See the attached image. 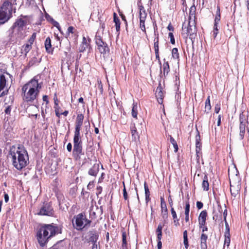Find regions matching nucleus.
Segmentation results:
<instances>
[{"label":"nucleus","instance_id":"3","mask_svg":"<svg viewBox=\"0 0 249 249\" xmlns=\"http://www.w3.org/2000/svg\"><path fill=\"white\" fill-rule=\"evenodd\" d=\"M8 155L11 159L13 166L18 170H21L28 164V154L26 148L22 144L11 146Z\"/></svg>","mask_w":249,"mask_h":249},{"label":"nucleus","instance_id":"56","mask_svg":"<svg viewBox=\"0 0 249 249\" xmlns=\"http://www.w3.org/2000/svg\"><path fill=\"white\" fill-rule=\"evenodd\" d=\"M203 204L201 201H197L196 202V207L198 209H201L203 208Z\"/></svg>","mask_w":249,"mask_h":249},{"label":"nucleus","instance_id":"40","mask_svg":"<svg viewBox=\"0 0 249 249\" xmlns=\"http://www.w3.org/2000/svg\"><path fill=\"white\" fill-rule=\"evenodd\" d=\"M221 18L220 15V7L219 5L217 6V10L216 12V16L214 19V22L219 23Z\"/></svg>","mask_w":249,"mask_h":249},{"label":"nucleus","instance_id":"52","mask_svg":"<svg viewBox=\"0 0 249 249\" xmlns=\"http://www.w3.org/2000/svg\"><path fill=\"white\" fill-rule=\"evenodd\" d=\"M200 141H201L200 135L199 131H198V130H197V134L196 136V142H200Z\"/></svg>","mask_w":249,"mask_h":249},{"label":"nucleus","instance_id":"18","mask_svg":"<svg viewBox=\"0 0 249 249\" xmlns=\"http://www.w3.org/2000/svg\"><path fill=\"white\" fill-rule=\"evenodd\" d=\"M160 66L161 73H163V76L165 78L168 75L170 71V68L169 62L166 61L165 59H163V63L161 66Z\"/></svg>","mask_w":249,"mask_h":249},{"label":"nucleus","instance_id":"61","mask_svg":"<svg viewBox=\"0 0 249 249\" xmlns=\"http://www.w3.org/2000/svg\"><path fill=\"white\" fill-rule=\"evenodd\" d=\"M11 108L10 106H8L4 110V112L7 114H9L11 112Z\"/></svg>","mask_w":249,"mask_h":249},{"label":"nucleus","instance_id":"37","mask_svg":"<svg viewBox=\"0 0 249 249\" xmlns=\"http://www.w3.org/2000/svg\"><path fill=\"white\" fill-rule=\"evenodd\" d=\"M32 48V46L31 45V44L26 43V44L23 45L22 46L21 53H23L25 55H26L27 53L31 50Z\"/></svg>","mask_w":249,"mask_h":249},{"label":"nucleus","instance_id":"49","mask_svg":"<svg viewBox=\"0 0 249 249\" xmlns=\"http://www.w3.org/2000/svg\"><path fill=\"white\" fill-rule=\"evenodd\" d=\"M233 188H234L233 187H232L231 185L230 191H231V195L234 196V197H235L239 194V190H234Z\"/></svg>","mask_w":249,"mask_h":249},{"label":"nucleus","instance_id":"45","mask_svg":"<svg viewBox=\"0 0 249 249\" xmlns=\"http://www.w3.org/2000/svg\"><path fill=\"white\" fill-rule=\"evenodd\" d=\"M199 224V228L201 230V234H206L205 233V231H208V227L206 225V223H204V224Z\"/></svg>","mask_w":249,"mask_h":249},{"label":"nucleus","instance_id":"59","mask_svg":"<svg viewBox=\"0 0 249 249\" xmlns=\"http://www.w3.org/2000/svg\"><path fill=\"white\" fill-rule=\"evenodd\" d=\"M168 202L171 208L173 207V201L171 198V196L170 195L168 197Z\"/></svg>","mask_w":249,"mask_h":249},{"label":"nucleus","instance_id":"46","mask_svg":"<svg viewBox=\"0 0 249 249\" xmlns=\"http://www.w3.org/2000/svg\"><path fill=\"white\" fill-rule=\"evenodd\" d=\"M123 186H124V189H123V196H124V200H128V194H127V193L126 192V188H125L124 182H123Z\"/></svg>","mask_w":249,"mask_h":249},{"label":"nucleus","instance_id":"17","mask_svg":"<svg viewBox=\"0 0 249 249\" xmlns=\"http://www.w3.org/2000/svg\"><path fill=\"white\" fill-rule=\"evenodd\" d=\"M154 49L155 52L156 58L158 60L159 64L161 65L159 53V35L158 33L157 34V36L154 39Z\"/></svg>","mask_w":249,"mask_h":249},{"label":"nucleus","instance_id":"16","mask_svg":"<svg viewBox=\"0 0 249 249\" xmlns=\"http://www.w3.org/2000/svg\"><path fill=\"white\" fill-rule=\"evenodd\" d=\"M161 214L163 220H167L168 217V210L163 197H160Z\"/></svg>","mask_w":249,"mask_h":249},{"label":"nucleus","instance_id":"47","mask_svg":"<svg viewBox=\"0 0 249 249\" xmlns=\"http://www.w3.org/2000/svg\"><path fill=\"white\" fill-rule=\"evenodd\" d=\"M105 23L101 21L100 23V27L98 30V31H99L100 34H103V32L105 29Z\"/></svg>","mask_w":249,"mask_h":249},{"label":"nucleus","instance_id":"23","mask_svg":"<svg viewBox=\"0 0 249 249\" xmlns=\"http://www.w3.org/2000/svg\"><path fill=\"white\" fill-rule=\"evenodd\" d=\"M44 45L46 52L48 53L53 54V48L52 47L51 39L49 37L46 38Z\"/></svg>","mask_w":249,"mask_h":249},{"label":"nucleus","instance_id":"22","mask_svg":"<svg viewBox=\"0 0 249 249\" xmlns=\"http://www.w3.org/2000/svg\"><path fill=\"white\" fill-rule=\"evenodd\" d=\"M167 223V220H163L162 223H160L156 229V232L157 233V239H161L162 238V230L163 227L165 226L166 224Z\"/></svg>","mask_w":249,"mask_h":249},{"label":"nucleus","instance_id":"58","mask_svg":"<svg viewBox=\"0 0 249 249\" xmlns=\"http://www.w3.org/2000/svg\"><path fill=\"white\" fill-rule=\"evenodd\" d=\"M105 174L104 173H102L101 174L100 177L99 178L98 182H103V180L105 178Z\"/></svg>","mask_w":249,"mask_h":249},{"label":"nucleus","instance_id":"26","mask_svg":"<svg viewBox=\"0 0 249 249\" xmlns=\"http://www.w3.org/2000/svg\"><path fill=\"white\" fill-rule=\"evenodd\" d=\"M99 171V164H94L89 169L88 174L90 176L96 177Z\"/></svg>","mask_w":249,"mask_h":249},{"label":"nucleus","instance_id":"32","mask_svg":"<svg viewBox=\"0 0 249 249\" xmlns=\"http://www.w3.org/2000/svg\"><path fill=\"white\" fill-rule=\"evenodd\" d=\"M122 249H128V243L126 240V233L124 231H122Z\"/></svg>","mask_w":249,"mask_h":249},{"label":"nucleus","instance_id":"57","mask_svg":"<svg viewBox=\"0 0 249 249\" xmlns=\"http://www.w3.org/2000/svg\"><path fill=\"white\" fill-rule=\"evenodd\" d=\"M42 100L44 102H46V104L47 105L49 103V101L48 100V96L47 95H43L42 97Z\"/></svg>","mask_w":249,"mask_h":249},{"label":"nucleus","instance_id":"29","mask_svg":"<svg viewBox=\"0 0 249 249\" xmlns=\"http://www.w3.org/2000/svg\"><path fill=\"white\" fill-rule=\"evenodd\" d=\"M144 188L145 192V202L146 204H147L151 200V198L150 197V192L148 185L145 181L144 183Z\"/></svg>","mask_w":249,"mask_h":249},{"label":"nucleus","instance_id":"33","mask_svg":"<svg viewBox=\"0 0 249 249\" xmlns=\"http://www.w3.org/2000/svg\"><path fill=\"white\" fill-rule=\"evenodd\" d=\"M211 108L212 107L210 102V96H208L205 103V109L204 110V112L206 114H208L209 111L211 110Z\"/></svg>","mask_w":249,"mask_h":249},{"label":"nucleus","instance_id":"15","mask_svg":"<svg viewBox=\"0 0 249 249\" xmlns=\"http://www.w3.org/2000/svg\"><path fill=\"white\" fill-rule=\"evenodd\" d=\"M165 91L163 90L161 84L159 83V86L156 89L155 92V96L158 102L160 104H162L163 100L164 97Z\"/></svg>","mask_w":249,"mask_h":249},{"label":"nucleus","instance_id":"39","mask_svg":"<svg viewBox=\"0 0 249 249\" xmlns=\"http://www.w3.org/2000/svg\"><path fill=\"white\" fill-rule=\"evenodd\" d=\"M183 244L184 245L185 248L186 249H188L189 245L188 239L187 231L186 230H185L183 231Z\"/></svg>","mask_w":249,"mask_h":249},{"label":"nucleus","instance_id":"5","mask_svg":"<svg viewBox=\"0 0 249 249\" xmlns=\"http://www.w3.org/2000/svg\"><path fill=\"white\" fill-rule=\"evenodd\" d=\"M71 223L74 229L78 231H82L85 228L89 227L91 221L87 218L85 212H82L74 215Z\"/></svg>","mask_w":249,"mask_h":249},{"label":"nucleus","instance_id":"38","mask_svg":"<svg viewBox=\"0 0 249 249\" xmlns=\"http://www.w3.org/2000/svg\"><path fill=\"white\" fill-rule=\"evenodd\" d=\"M172 57L174 59L179 61V54L178 52V49L177 48H174L172 50Z\"/></svg>","mask_w":249,"mask_h":249},{"label":"nucleus","instance_id":"2","mask_svg":"<svg viewBox=\"0 0 249 249\" xmlns=\"http://www.w3.org/2000/svg\"><path fill=\"white\" fill-rule=\"evenodd\" d=\"M84 119L82 113L77 115L75 123V130L73 137V148L72 156L75 161H80L82 157L85 156V152L83 148V143L80 136V130L83 124Z\"/></svg>","mask_w":249,"mask_h":249},{"label":"nucleus","instance_id":"28","mask_svg":"<svg viewBox=\"0 0 249 249\" xmlns=\"http://www.w3.org/2000/svg\"><path fill=\"white\" fill-rule=\"evenodd\" d=\"M196 7L194 5L192 6L190 8L189 11V20H195L196 21Z\"/></svg>","mask_w":249,"mask_h":249},{"label":"nucleus","instance_id":"42","mask_svg":"<svg viewBox=\"0 0 249 249\" xmlns=\"http://www.w3.org/2000/svg\"><path fill=\"white\" fill-rule=\"evenodd\" d=\"M36 33H34L29 38V39L28 40L27 44H31V45L32 46V45H33L35 40L36 38Z\"/></svg>","mask_w":249,"mask_h":249},{"label":"nucleus","instance_id":"14","mask_svg":"<svg viewBox=\"0 0 249 249\" xmlns=\"http://www.w3.org/2000/svg\"><path fill=\"white\" fill-rule=\"evenodd\" d=\"M19 17V18L17 19L15 22L12 26L13 28H15L17 27L18 28V31H20L21 29H22V28L27 24L28 22L27 19H23L24 18H27V16H23L21 15Z\"/></svg>","mask_w":249,"mask_h":249},{"label":"nucleus","instance_id":"60","mask_svg":"<svg viewBox=\"0 0 249 249\" xmlns=\"http://www.w3.org/2000/svg\"><path fill=\"white\" fill-rule=\"evenodd\" d=\"M67 149L69 152H71L72 150V144L71 142L68 143L67 145Z\"/></svg>","mask_w":249,"mask_h":249},{"label":"nucleus","instance_id":"41","mask_svg":"<svg viewBox=\"0 0 249 249\" xmlns=\"http://www.w3.org/2000/svg\"><path fill=\"white\" fill-rule=\"evenodd\" d=\"M201 143L200 142H196V154L197 157L199 158V155L201 154Z\"/></svg>","mask_w":249,"mask_h":249},{"label":"nucleus","instance_id":"9","mask_svg":"<svg viewBox=\"0 0 249 249\" xmlns=\"http://www.w3.org/2000/svg\"><path fill=\"white\" fill-rule=\"evenodd\" d=\"M213 219L216 222L222 223V219L223 218L226 227L229 226L228 223L226 220V217L227 216V210L225 205L224 207H222L220 205V203H218L217 207L213 209Z\"/></svg>","mask_w":249,"mask_h":249},{"label":"nucleus","instance_id":"20","mask_svg":"<svg viewBox=\"0 0 249 249\" xmlns=\"http://www.w3.org/2000/svg\"><path fill=\"white\" fill-rule=\"evenodd\" d=\"M224 248L226 246L227 248H229L230 243H231V234L230 232V228L229 226H226L225 231L224 233Z\"/></svg>","mask_w":249,"mask_h":249},{"label":"nucleus","instance_id":"63","mask_svg":"<svg viewBox=\"0 0 249 249\" xmlns=\"http://www.w3.org/2000/svg\"><path fill=\"white\" fill-rule=\"evenodd\" d=\"M167 29L170 31H174V28L171 23L167 26Z\"/></svg>","mask_w":249,"mask_h":249},{"label":"nucleus","instance_id":"12","mask_svg":"<svg viewBox=\"0 0 249 249\" xmlns=\"http://www.w3.org/2000/svg\"><path fill=\"white\" fill-rule=\"evenodd\" d=\"M91 42V39L89 36L87 37L83 36L82 41L79 47V52L83 53L88 50L89 52H90L92 49L90 45Z\"/></svg>","mask_w":249,"mask_h":249},{"label":"nucleus","instance_id":"55","mask_svg":"<svg viewBox=\"0 0 249 249\" xmlns=\"http://www.w3.org/2000/svg\"><path fill=\"white\" fill-rule=\"evenodd\" d=\"M161 239H160V238L159 239H157V242H158L157 248H158V249H161L162 243H161Z\"/></svg>","mask_w":249,"mask_h":249},{"label":"nucleus","instance_id":"30","mask_svg":"<svg viewBox=\"0 0 249 249\" xmlns=\"http://www.w3.org/2000/svg\"><path fill=\"white\" fill-rule=\"evenodd\" d=\"M202 187L203 190L205 191H208L209 190V183L208 181V177L207 175H205L203 178Z\"/></svg>","mask_w":249,"mask_h":249},{"label":"nucleus","instance_id":"8","mask_svg":"<svg viewBox=\"0 0 249 249\" xmlns=\"http://www.w3.org/2000/svg\"><path fill=\"white\" fill-rule=\"evenodd\" d=\"M95 42L96 45V51L99 52L104 59L107 58L109 54V48L107 44L103 40L99 31L96 32Z\"/></svg>","mask_w":249,"mask_h":249},{"label":"nucleus","instance_id":"13","mask_svg":"<svg viewBox=\"0 0 249 249\" xmlns=\"http://www.w3.org/2000/svg\"><path fill=\"white\" fill-rule=\"evenodd\" d=\"M7 79L5 76L2 74L0 75V97H3L8 94V90L4 89L6 86Z\"/></svg>","mask_w":249,"mask_h":249},{"label":"nucleus","instance_id":"31","mask_svg":"<svg viewBox=\"0 0 249 249\" xmlns=\"http://www.w3.org/2000/svg\"><path fill=\"white\" fill-rule=\"evenodd\" d=\"M113 21L115 24L116 30L117 32H119L120 30L121 22L119 17L116 13H113Z\"/></svg>","mask_w":249,"mask_h":249},{"label":"nucleus","instance_id":"21","mask_svg":"<svg viewBox=\"0 0 249 249\" xmlns=\"http://www.w3.org/2000/svg\"><path fill=\"white\" fill-rule=\"evenodd\" d=\"M208 236L207 234H201L200 237V247L201 249H207V240Z\"/></svg>","mask_w":249,"mask_h":249},{"label":"nucleus","instance_id":"50","mask_svg":"<svg viewBox=\"0 0 249 249\" xmlns=\"http://www.w3.org/2000/svg\"><path fill=\"white\" fill-rule=\"evenodd\" d=\"M221 109V105L220 103L215 104L214 107V112L216 114L219 113Z\"/></svg>","mask_w":249,"mask_h":249},{"label":"nucleus","instance_id":"7","mask_svg":"<svg viewBox=\"0 0 249 249\" xmlns=\"http://www.w3.org/2000/svg\"><path fill=\"white\" fill-rule=\"evenodd\" d=\"M196 24V21L188 20L187 23L184 22L182 27V36L186 38L189 37L192 40L193 44L194 43L195 38L196 36L197 30Z\"/></svg>","mask_w":249,"mask_h":249},{"label":"nucleus","instance_id":"62","mask_svg":"<svg viewBox=\"0 0 249 249\" xmlns=\"http://www.w3.org/2000/svg\"><path fill=\"white\" fill-rule=\"evenodd\" d=\"M54 110H60L61 108L60 107V106H59V103H54Z\"/></svg>","mask_w":249,"mask_h":249},{"label":"nucleus","instance_id":"64","mask_svg":"<svg viewBox=\"0 0 249 249\" xmlns=\"http://www.w3.org/2000/svg\"><path fill=\"white\" fill-rule=\"evenodd\" d=\"M172 144H173V147L174 148L175 152H177L178 151V144H177V142H175V143H173Z\"/></svg>","mask_w":249,"mask_h":249},{"label":"nucleus","instance_id":"53","mask_svg":"<svg viewBox=\"0 0 249 249\" xmlns=\"http://www.w3.org/2000/svg\"><path fill=\"white\" fill-rule=\"evenodd\" d=\"M222 118V115L221 114H219L217 117V125L219 126L221 124V119Z\"/></svg>","mask_w":249,"mask_h":249},{"label":"nucleus","instance_id":"43","mask_svg":"<svg viewBox=\"0 0 249 249\" xmlns=\"http://www.w3.org/2000/svg\"><path fill=\"white\" fill-rule=\"evenodd\" d=\"M145 20H140V28L144 33L145 35H146L147 33L145 26Z\"/></svg>","mask_w":249,"mask_h":249},{"label":"nucleus","instance_id":"11","mask_svg":"<svg viewBox=\"0 0 249 249\" xmlns=\"http://www.w3.org/2000/svg\"><path fill=\"white\" fill-rule=\"evenodd\" d=\"M54 212L51 203L50 202H47L43 203V205L40 209L39 212L37 213V214L40 215L53 216L54 215Z\"/></svg>","mask_w":249,"mask_h":249},{"label":"nucleus","instance_id":"48","mask_svg":"<svg viewBox=\"0 0 249 249\" xmlns=\"http://www.w3.org/2000/svg\"><path fill=\"white\" fill-rule=\"evenodd\" d=\"M168 37L170 38L171 43L173 45H175V39L173 33H172V32L169 33Z\"/></svg>","mask_w":249,"mask_h":249},{"label":"nucleus","instance_id":"24","mask_svg":"<svg viewBox=\"0 0 249 249\" xmlns=\"http://www.w3.org/2000/svg\"><path fill=\"white\" fill-rule=\"evenodd\" d=\"M131 134L132 136V139L133 141L136 142H140V136L137 131L136 127L135 125L130 127Z\"/></svg>","mask_w":249,"mask_h":249},{"label":"nucleus","instance_id":"27","mask_svg":"<svg viewBox=\"0 0 249 249\" xmlns=\"http://www.w3.org/2000/svg\"><path fill=\"white\" fill-rule=\"evenodd\" d=\"M139 9L140 20H145L147 15L144 7L142 5H139Z\"/></svg>","mask_w":249,"mask_h":249},{"label":"nucleus","instance_id":"54","mask_svg":"<svg viewBox=\"0 0 249 249\" xmlns=\"http://www.w3.org/2000/svg\"><path fill=\"white\" fill-rule=\"evenodd\" d=\"M96 191L97 196H98L99 195L101 194L102 192V187L100 186H97L96 188Z\"/></svg>","mask_w":249,"mask_h":249},{"label":"nucleus","instance_id":"34","mask_svg":"<svg viewBox=\"0 0 249 249\" xmlns=\"http://www.w3.org/2000/svg\"><path fill=\"white\" fill-rule=\"evenodd\" d=\"M190 207V203L189 201L188 200L185 203V220L186 222H188L189 221Z\"/></svg>","mask_w":249,"mask_h":249},{"label":"nucleus","instance_id":"10","mask_svg":"<svg viewBox=\"0 0 249 249\" xmlns=\"http://www.w3.org/2000/svg\"><path fill=\"white\" fill-rule=\"evenodd\" d=\"M239 136L241 140H243L245 134L246 128L248 127L249 122L248 121V116H246L243 112L239 115Z\"/></svg>","mask_w":249,"mask_h":249},{"label":"nucleus","instance_id":"51","mask_svg":"<svg viewBox=\"0 0 249 249\" xmlns=\"http://www.w3.org/2000/svg\"><path fill=\"white\" fill-rule=\"evenodd\" d=\"M171 212L173 217V219H177L178 218L176 212L173 207L171 208Z\"/></svg>","mask_w":249,"mask_h":249},{"label":"nucleus","instance_id":"44","mask_svg":"<svg viewBox=\"0 0 249 249\" xmlns=\"http://www.w3.org/2000/svg\"><path fill=\"white\" fill-rule=\"evenodd\" d=\"M218 23L214 22L213 26V36L214 38H215L218 33Z\"/></svg>","mask_w":249,"mask_h":249},{"label":"nucleus","instance_id":"1","mask_svg":"<svg viewBox=\"0 0 249 249\" xmlns=\"http://www.w3.org/2000/svg\"><path fill=\"white\" fill-rule=\"evenodd\" d=\"M37 77H34L22 87V99L23 102L28 105H33L37 101L42 88V83H39Z\"/></svg>","mask_w":249,"mask_h":249},{"label":"nucleus","instance_id":"6","mask_svg":"<svg viewBox=\"0 0 249 249\" xmlns=\"http://www.w3.org/2000/svg\"><path fill=\"white\" fill-rule=\"evenodd\" d=\"M12 10L11 0H5L0 7V25L4 24L12 17Z\"/></svg>","mask_w":249,"mask_h":249},{"label":"nucleus","instance_id":"25","mask_svg":"<svg viewBox=\"0 0 249 249\" xmlns=\"http://www.w3.org/2000/svg\"><path fill=\"white\" fill-rule=\"evenodd\" d=\"M207 216L208 213L206 210L201 211L198 218V224H201L202 225L204 224V223H206Z\"/></svg>","mask_w":249,"mask_h":249},{"label":"nucleus","instance_id":"19","mask_svg":"<svg viewBox=\"0 0 249 249\" xmlns=\"http://www.w3.org/2000/svg\"><path fill=\"white\" fill-rule=\"evenodd\" d=\"M66 35L67 38L70 39L71 38L76 39L78 37V32L73 26H70L67 29Z\"/></svg>","mask_w":249,"mask_h":249},{"label":"nucleus","instance_id":"36","mask_svg":"<svg viewBox=\"0 0 249 249\" xmlns=\"http://www.w3.org/2000/svg\"><path fill=\"white\" fill-rule=\"evenodd\" d=\"M89 241L93 244H96L97 241L98 239V235L97 233H93L91 231L89 232Z\"/></svg>","mask_w":249,"mask_h":249},{"label":"nucleus","instance_id":"35","mask_svg":"<svg viewBox=\"0 0 249 249\" xmlns=\"http://www.w3.org/2000/svg\"><path fill=\"white\" fill-rule=\"evenodd\" d=\"M131 115L132 117L137 119V115H138V106L137 103L133 102L132 105V108L131 111Z\"/></svg>","mask_w":249,"mask_h":249},{"label":"nucleus","instance_id":"4","mask_svg":"<svg viewBox=\"0 0 249 249\" xmlns=\"http://www.w3.org/2000/svg\"><path fill=\"white\" fill-rule=\"evenodd\" d=\"M62 226L54 223L42 225L36 233V239L41 247L45 246L49 240L62 233Z\"/></svg>","mask_w":249,"mask_h":249}]
</instances>
